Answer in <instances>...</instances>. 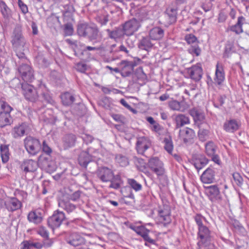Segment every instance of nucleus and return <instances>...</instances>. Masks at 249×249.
Returning a JSON list of instances; mask_svg holds the SVG:
<instances>
[{
	"label": "nucleus",
	"mask_w": 249,
	"mask_h": 249,
	"mask_svg": "<svg viewBox=\"0 0 249 249\" xmlns=\"http://www.w3.org/2000/svg\"><path fill=\"white\" fill-rule=\"evenodd\" d=\"M66 242L74 247H78L84 244V239L76 233H71L69 238L65 239Z\"/></svg>",
	"instance_id": "a211bd4d"
},
{
	"label": "nucleus",
	"mask_w": 249,
	"mask_h": 249,
	"mask_svg": "<svg viewBox=\"0 0 249 249\" xmlns=\"http://www.w3.org/2000/svg\"><path fill=\"white\" fill-rule=\"evenodd\" d=\"M225 80V72L223 67L222 64L217 63L216 65L215 77L214 78V83L220 85Z\"/></svg>",
	"instance_id": "4be33fe9"
},
{
	"label": "nucleus",
	"mask_w": 249,
	"mask_h": 249,
	"mask_svg": "<svg viewBox=\"0 0 249 249\" xmlns=\"http://www.w3.org/2000/svg\"><path fill=\"white\" fill-rule=\"evenodd\" d=\"M148 13L144 9H141L139 12L137 13V17L139 18L137 19L140 22V21H142L145 20L148 18Z\"/></svg>",
	"instance_id": "864d4df0"
},
{
	"label": "nucleus",
	"mask_w": 249,
	"mask_h": 249,
	"mask_svg": "<svg viewBox=\"0 0 249 249\" xmlns=\"http://www.w3.org/2000/svg\"><path fill=\"white\" fill-rule=\"evenodd\" d=\"M21 169L25 173L34 172L38 168V163L32 160L27 159L24 160L20 165Z\"/></svg>",
	"instance_id": "dca6fc26"
},
{
	"label": "nucleus",
	"mask_w": 249,
	"mask_h": 249,
	"mask_svg": "<svg viewBox=\"0 0 249 249\" xmlns=\"http://www.w3.org/2000/svg\"><path fill=\"white\" fill-rule=\"evenodd\" d=\"M42 151L47 154V156H50V154L52 152L51 148L47 145L45 141H43L42 143Z\"/></svg>",
	"instance_id": "e2e57ef3"
},
{
	"label": "nucleus",
	"mask_w": 249,
	"mask_h": 249,
	"mask_svg": "<svg viewBox=\"0 0 249 249\" xmlns=\"http://www.w3.org/2000/svg\"><path fill=\"white\" fill-rule=\"evenodd\" d=\"M77 138L73 134H68L62 138V146L65 150L73 147L76 143Z\"/></svg>",
	"instance_id": "f3484780"
},
{
	"label": "nucleus",
	"mask_w": 249,
	"mask_h": 249,
	"mask_svg": "<svg viewBox=\"0 0 249 249\" xmlns=\"http://www.w3.org/2000/svg\"><path fill=\"white\" fill-rule=\"evenodd\" d=\"M47 167L45 168V170L49 173H52L55 171L56 165L54 162L53 160L49 162V164L47 165Z\"/></svg>",
	"instance_id": "680f3d73"
},
{
	"label": "nucleus",
	"mask_w": 249,
	"mask_h": 249,
	"mask_svg": "<svg viewBox=\"0 0 249 249\" xmlns=\"http://www.w3.org/2000/svg\"><path fill=\"white\" fill-rule=\"evenodd\" d=\"M23 247L21 249H30L32 247H34L36 249H41L43 245L40 242H31L30 241H24L22 243Z\"/></svg>",
	"instance_id": "e433bc0d"
},
{
	"label": "nucleus",
	"mask_w": 249,
	"mask_h": 249,
	"mask_svg": "<svg viewBox=\"0 0 249 249\" xmlns=\"http://www.w3.org/2000/svg\"><path fill=\"white\" fill-rule=\"evenodd\" d=\"M0 151L2 161L3 163H6L9 159V152L8 145L1 144L0 146Z\"/></svg>",
	"instance_id": "c9c22d12"
},
{
	"label": "nucleus",
	"mask_w": 249,
	"mask_h": 249,
	"mask_svg": "<svg viewBox=\"0 0 249 249\" xmlns=\"http://www.w3.org/2000/svg\"><path fill=\"white\" fill-rule=\"evenodd\" d=\"M207 190L209 194V197L212 201L221 199V195L217 185H213L208 186Z\"/></svg>",
	"instance_id": "6ab92c4d"
},
{
	"label": "nucleus",
	"mask_w": 249,
	"mask_h": 249,
	"mask_svg": "<svg viewBox=\"0 0 249 249\" xmlns=\"http://www.w3.org/2000/svg\"><path fill=\"white\" fill-rule=\"evenodd\" d=\"M27 218L29 222L37 224L42 221V216L39 211L35 210L31 211L28 213Z\"/></svg>",
	"instance_id": "a878e982"
},
{
	"label": "nucleus",
	"mask_w": 249,
	"mask_h": 249,
	"mask_svg": "<svg viewBox=\"0 0 249 249\" xmlns=\"http://www.w3.org/2000/svg\"><path fill=\"white\" fill-rule=\"evenodd\" d=\"M164 30L159 27L153 28L149 31V35L152 40H160L164 36Z\"/></svg>",
	"instance_id": "bb28decb"
},
{
	"label": "nucleus",
	"mask_w": 249,
	"mask_h": 249,
	"mask_svg": "<svg viewBox=\"0 0 249 249\" xmlns=\"http://www.w3.org/2000/svg\"><path fill=\"white\" fill-rule=\"evenodd\" d=\"M133 160L134 164L140 171L144 172L146 170V163L143 159L134 157Z\"/></svg>",
	"instance_id": "ea45409f"
},
{
	"label": "nucleus",
	"mask_w": 249,
	"mask_h": 249,
	"mask_svg": "<svg viewBox=\"0 0 249 249\" xmlns=\"http://www.w3.org/2000/svg\"><path fill=\"white\" fill-rule=\"evenodd\" d=\"M234 52V45L233 44L228 41L226 44L225 47V51L223 54V57L228 58L229 57L231 53Z\"/></svg>",
	"instance_id": "c03bdc74"
},
{
	"label": "nucleus",
	"mask_w": 249,
	"mask_h": 249,
	"mask_svg": "<svg viewBox=\"0 0 249 249\" xmlns=\"http://www.w3.org/2000/svg\"><path fill=\"white\" fill-rule=\"evenodd\" d=\"M116 161L121 166L125 167L128 165L129 161L127 158L122 154H118L115 157Z\"/></svg>",
	"instance_id": "79ce46f5"
},
{
	"label": "nucleus",
	"mask_w": 249,
	"mask_h": 249,
	"mask_svg": "<svg viewBox=\"0 0 249 249\" xmlns=\"http://www.w3.org/2000/svg\"><path fill=\"white\" fill-rule=\"evenodd\" d=\"M108 36L111 39H116L122 37L124 35H125L124 31L123 29L122 25L115 28L113 30H110L109 29H107Z\"/></svg>",
	"instance_id": "b1692460"
},
{
	"label": "nucleus",
	"mask_w": 249,
	"mask_h": 249,
	"mask_svg": "<svg viewBox=\"0 0 249 249\" xmlns=\"http://www.w3.org/2000/svg\"><path fill=\"white\" fill-rule=\"evenodd\" d=\"M0 13L5 19L9 20L12 16V12L6 3L2 0H0Z\"/></svg>",
	"instance_id": "cd10ccee"
},
{
	"label": "nucleus",
	"mask_w": 249,
	"mask_h": 249,
	"mask_svg": "<svg viewBox=\"0 0 249 249\" xmlns=\"http://www.w3.org/2000/svg\"><path fill=\"white\" fill-rule=\"evenodd\" d=\"M170 108L174 110H179L181 108L180 104L176 100H173L169 103Z\"/></svg>",
	"instance_id": "4d7b16f0"
},
{
	"label": "nucleus",
	"mask_w": 249,
	"mask_h": 249,
	"mask_svg": "<svg viewBox=\"0 0 249 249\" xmlns=\"http://www.w3.org/2000/svg\"><path fill=\"white\" fill-rule=\"evenodd\" d=\"M18 5L21 12L25 14L28 12L27 6L21 0H18Z\"/></svg>",
	"instance_id": "338daca9"
},
{
	"label": "nucleus",
	"mask_w": 249,
	"mask_h": 249,
	"mask_svg": "<svg viewBox=\"0 0 249 249\" xmlns=\"http://www.w3.org/2000/svg\"><path fill=\"white\" fill-rule=\"evenodd\" d=\"M37 233L44 238H47L49 236V232L44 227H40L37 231Z\"/></svg>",
	"instance_id": "69168bd1"
},
{
	"label": "nucleus",
	"mask_w": 249,
	"mask_h": 249,
	"mask_svg": "<svg viewBox=\"0 0 249 249\" xmlns=\"http://www.w3.org/2000/svg\"><path fill=\"white\" fill-rule=\"evenodd\" d=\"M210 131L208 129L200 128L198 132L199 139L202 141H205L209 137Z\"/></svg>",
	"instance_id": "de8ad7c7"
},
{
	"label": "nucleus",
	"mask_w": 249,
	"mask_h": 249,
	"mask_svg": "<svg viewBox=\"0 0 249 249\" xmlns=\"http://www.w3.org/2000/svg\"><path fill=\"white\" fill-rule=\"evenodd\" d=\"M0 107L2 113H7L10 114V112L12 110V108L6 102L3 101H0Z\"/></svg>",
	"instance_id": "603ef678"
},
{
	"label": "nucleus",
	"mask_w": 249,
	"mask_h": 249,
	"mask_svg": "<svg viewBox=\"0 0 249 249\" xmlns=\"http://www.w3.org/2000/svg\"><path fill=\"white\" fill-rule=\"evenodd\" d=\"M239 127V124L235 119L227 120L224 124V129L228 132H234L237 130Z\"/></svg>",
	"instance_id": "393cba45"
},
{
	"label": "nucleus",
	"mask_w": 249,
	"mask_h": 249,
	"mask_svg": "<svg viewBox=\"0 0 249 249\" xmlns=\"http://www.w3.org/2000/svg\"><path fill=\"white\" fill-rule=\"evenodd\" d=\"M166 12L169 18V22L171 23L175 22L177 20V10L175 8H170L167 9Z\"/></svg>",
	"instance_id": "37998d69"
},
{
	"label": "nucleus",
	"mask_w": 249,
	"mask_h": 249,
	"mask_svg": "<svg viewBox=\"0 0 249 249\" xmlns=\"http://www.w3.org/2000/svg\"><path fill=\"white\" fill-rule=\"evenodd\" d=\"M12 82L21 85L22 93L26 100L32 102H35L38 100V92L33 86L27 83L21 84L18 78L13 79Z\"/></svg>",
	"instance_id": "7ed1b4c3"
},
{
	"label": "nucleus",
	"mask_w": 249,
	"mask_h": 249,
	"mask_svg": "<svg viewBox=\"0 0 249 249\" xmlns=\"http://www.w3.org/2000/svg\"><path fill=\"white\" fill-rule=\"evenodd\" d=\"M77 32L80 36L86 37L94 42H99L102 38V35L95 25L80 23L77 26Z\"/></svg>",
	"instance_id": "f257e3e1"
},
{
	"label": "nucleus",
	"mask_w": 249,
	"mask_h": 249,
	"mask_svg": "<svg viewBox=\"0 0 249 249\" xmlns=\"http://www.w3.org/2000/svg\"><path fill=\"white\" fill-rule=\"evenodd\" d=\"M63 104L65 106L71 105L74 101V96L69 92H65L61 96Z\"/></svg>",
	"instance_id": "f704fd0d"
},
{
	"label": "nucleus",
	"mask_w": 249,
	"mask_h": 249,
	"mask_svg": "<svg viewBox=\"0 0 249 249\" xmlns=\"http://www.w3.org/2000/svg\"><path fill=\"white\" fill-rule=\"evenodd\" d=\"M198 235L200 240L197 245L199 249L205 248V249H213V245L211 243V232L208 227L203 225L198 228Z\"/></svg>",
	"instance_id": "20e7f679"
},
{
	"label": "nucleus",
	"mask_w": 249,
	"mask_h": 249,
	"mask_svg": "<svg viewBox=\"0 0 249 249\" xmlns=\"http://www.w3.org/2000/svg\"><path fill=\"white\" fill-rule=\"evenodd\" d=\"M36 60L40 66L42 67H47L49 64L48 60L45 57L44 54L38 53L36 56Z\"/></svg>",
	"instance_id": "58836bf2"
},
{
	"label": "nucleus",
	"mask_w": 249,
	"mask_h": 249,
	"mask_svg": "<svg viewBox=\"0 0 249 249\" xmlns=\"http://www.w3.org/2000/svg\"><path fill=\"white\" fill-rule=\"evenodd\" d=\"M195 136L194 130L188 127L180 129L179 131V137L185 144L193 143Z\"/></svg>",
	"instance_id": "ddd939ff"
},
{
	"label": "nucleus",
	"mask_w": 249,
	"mask_h": 249,
	"mask_svg": "<svg viewBox=\"0 0 249 249\" xmlns=\"http://www.w3.org/2000/svg\"><path fill=\"white\" fill-rule=\"evenodd\" d=\"M175 121L176 124V129L182 127L185 124H188L190 123L189 118L182 114H179L176 116Z\"/></svg>",
	"instance_id": "c85d7f7f"
},
{
	"label": "nucleus",
	"mask_w": 249,
	"mask_h": 249,
	"mask_svg": "<svg viewBox=\"0 0 249 249\" xmlns=\"http://www.w3.org/2000/svg\"><path fill=\"white\" fill-rule=\"evenodd\" d=\"M228 30L234 32L236 35H239L243 32L242 27H240L236 24L230 26Z\"/></svg>",
	"instance_id": "13d9d810"
},
{
	"label": "nucleus",
	"mask_w": 249,
	"mask_h": 249,
	"mask_svg": "<svg viewBox=\"0 0 249 249\" xmlns=\"http://www.w3.org/2000/svg\"><path fill=\"white\" fill-rule=\"evenodd\" d=\"M190 114L193 117L195 121H201L204 119V113L199 109L193 108L190 110Z\"/></svg>",
	"instance_id": "473e14b6"
},
{
	"label": "nucleus",
	"mask_w": 249,
	"mask_h": 249,
	"mask_svg": "<svg viewBox=\"0 0 249 249\" xmlns=\"http://www.w3.org/2000/svg\"><path fill=\"white\" fill-rule=\"evenodd\" d=\"M109 20V15L108 14H103L98 16L96 18V21L101 24V26L105 25Z\"/></svg>",
	"instance_id": "8fccbe9b"
},
{
	"label": "nucleus",
	"mask_w": 249,
	"mask_h": 249,
	"mask_svg": "<svg viewBox=\"0 0 249 249\" xmlns=\"http://www.w3.org/2000/svg\"><path fill=\"white\" fill-rule=\"evenodd\" d=\"M54 241L53 239L49 238V237L45 238L43 241V247L49 248L52 246L53 244Z\"/></svg>",
	"instance_id": "0e129e2a"
},
{
	"label": "nucleus",
	"mask_w": 249,
	"mask_h": 249,
	"mask_svg": "<svg viewBox=\"0 0 249 249\" xmlns=\"http://www.w3.org/2000/svg\"><path fill=\"white\" fill-rule=\"evenodd\" d=\"M122 26L127 36L132 35L134 32H136L140 27V23L136 18H133L123 24Z\"/></svg>",
	"instance_id": "1a4fd4ad"
},
{
	"label": "nucleus",
	"mask_w": 249,
	"mask_h": 249,
	"mask_svg": "<svg viewBox=\"0 0 249 249\" xmlns=\"http://www.w3.org/2000/svg\"><path fill=\"white\" fill-rule=\"evenodd\" d=\"M148 167L158 176H162L165 172L162 162L158 157H153L148 160Z\"/></svg>",
	"instance_id": "0eeeda50"
},
{
	"label": "nucleus",
	"mask_w": 249,
	"mask_h": 249,
	"mask_svg": "<svg viewBox=\"0 0 249 249\" xmlns=\"http://www.w3.org/2000/svg\"><path fill=\"white\" fill-rule=\"evenodd\" d=\"M18 71L25 83L31 82L34 79V71L29 65H21L18 68Z\"/></svg>",
	"instance_id": "6e6552de"
},
{
	"label": "nucleus",
	"mask_w": 249,
	"mask_h": 249,
	"mask_svg": "<svg viewBox=\"0 0 249 249\" xmlns=\"http://www.w3.org/2000/svg\"><path fill=\"white\" fill-rule=\"evenodd\" d=\"M98 178L103 182H108L114 179V175L111 169L105 166L99 167L97 170Z\"/></svg>",
	"instance_id": "9d476101"
},
{
	"label": "nucleus",
	"mask_w": 249,
	"mask_h": 249,
	"mask_svg": "<svg viewBox=\"0 0 249 249\" xmlns=\"http://www.w3.org/2000/svg\"><path fill=\"white\" fill-rule=\"evenodd\" d=\"M75 69L78 71L85 73L87 70V65L82 62H79L76 64Z\"/></svg>",
	"instance_id": "bf43d9fd"
},
{
	"label": "nucleus",
	"mask_w": 249,
	"mask_h": 249,
	"mask_svg": "<svg viewBox=\"0 0 249 249\" xmlns=\"http://www.w3.org/2000/svg\"><path fill=\"white\" fill-rule=\"evenodd\" d=\"M24 147L30 156L37 155L41 149V144L38 139L31 136L27 137L24 140Z\"/></svg>",
	"instance_id": "39448f33"
},
{
	"label": "nucleus",
	"mask_w": 249,
	"mask_h": 249,
	"mask_svg": "<svg viewBox=\"0 0 249 249\" xmlns=\"http://www.w3.org/2000/svg\"><path fill=\"white\" fill-rule=\"evenodd\" d=\"M216 146L214 143L210 141L205 144V152L207 155L209 157L213 156L215 153Z\"/></svg>",
	"instance_id": "a19ab883"
},
{
	"label": "nucleus",
	"mask_w": 249,
	"mask_h": 249,
	"mask_svg": "<svg viewBox=\"0 0 249 249\" xmlns=\"http://www.w3.org/2000/svg\"><path fill=\"white\" fill-rule=\"evenodd\" d=\"M208 162V159L204 155H198L192 160V163L198 171L206 166Z\"/></svg>",
	"instance_id": "aec40b11"
},
{
	"label": "nucleus",
	"mask_w": 249,
	"mask_h": 249,
	"mask_svg": "<svg viewBox=\"0 0 249 249\" xmlns=\"http://www.w3.org/2000/svg\"><path fill=\"white\" fill-rule=\"evenodd\" d=\"M11 43L14 51L22 50L25 46L27 40L23 35L21 25H16L11 36Z\"/></svg>",
	"instance_id": "f03ea898"
},
{
	"label": "nucleus",
	"mask_w": 249,
	"mask_h": 249,
	"mask_svg": "<svg viewBox=\"0 0 249 249\" xmlns=\"http://www.w3.org/2000/svg\"><path fill=\"white\" fill-rule=\"evenodd\" d=\"M131 229L134 231L137 234L142 236L145 233L144 231V227L143 226H131Z\"/></svg>",
	"instance_id": "052dcab7"
},
{
	"label": "nucleus",
	"mask_w": 249,
	"mask_h": 249,
	"mask_svg": "<svg viewBox=\"0 0 249 249\" xmlns=\"http://www.w3.org/2000/svg\"><path fill=\"white\" fill-rule=\"evenodd\" d=\"M7 209L10 211H16L21 207V203L17 198L13 197L6 204Z\"/></svg>",
	"instance_id": "7c9ffc66"
},
{
	"label": "nucleus",
	"mask_w": 249,
	"mask_h": 249,
	"mask_svg": "<svg viewBox=\"0 0 249 249\" xmlns=\"http://www.w3.org/2000/svg\"><path fill=\"white\" fill-rule=\"evenodd\" d=\"M164 149L169 154H171L173 149V144L171 137L169 136L164 139Z\"/></svg>",
	"instance_id": "a18cd8bd"
},
{
	"label": "nucleus",
	"mask_w": 249,
	"mask_h": 249,
	"mask_svg": "<svg viewBox=\"0 0 249 249\" xmlns=\"http://www.w3.org/2000/svg\"><path fill=\"white\" fill-rule=\"evenodd\" d=\"M233 178L236 184L241 187L243 184V179L238 173H234L232 174Z\"/></svg>",
	"instance_id": "6e6d98bb"
},
{
	"label": "nucleus",
	"mask_w": 249,
	"mask_h": 249,
	"mask_svg": "<svg viewBox=\"0 0 249 249\" xmlns=\"http://www.w3.org/2000/svg\"><path fill=\"white\" fill-rule=\"evenodd\" d=\"M146 121L151 124L153 125L152 126V130L158 132L161 130V126L160 124L156 122L154 118L151 116L147 117L146 118Z\"/></svg>",
	"instance_id": "49530a36"
},
{
	"label": "nucleus",
	"mask_w": 249,
	"mask_h": 249,
	"mask_svg": "<svg viewBox=\"0 0 249 249\" xmlns=\"http://www.w3.org/2000/svg\"><path fill=\"white\" fill-rule=\"evenodd\" d=\"M128 183L132 188L136 191H140L142 189V185L136 181L134 179H130L128 180Z\"/></svg>",
	"instance_id": "3c124183"
},
{
	"label": "nucleus",
	"mask_w": 249,
	"mask_h": 249,
	"mask_svg": "<svg viewBox=\"0 0 249 249\" xmlns=\"http://www.w3.org/2000/svg\"><path fill=\"white\" fill-rule=\"evenodd\" d=\"M135 66L136 64L133 61L122 60L120 63V66L121 67L120 71L121 75L124 77L130 76L133 74Z\"/></svg>",
	"instance_id": "9b49d317"
},
{
	"label": "nucleus",
	"mask_w": 249,
	"mask_h": 249,
	"mask_svg": "<svg viewBox=\"0 0 249 249\" xmlns=\"http://www.w3.org/2000/svg\"><path fill=\"white\" fill-rule=\"evenodd\" d=\"M186 70L189 77L192 79L196 82L199 81L201 79L203 74V71L199 63L187 68Z\"/></svg>",
	"instance_id": "4468645a"
},
{
	"label": "nucleus",
	"mask_w": 249,
	"mask_h": 249,
	"mask_svg": "<svg viewBox=\"0 0 249 249\" xmlns=\"http://www.w3.org/2000/svg\"><path fill=\"white\" fill-rule=\"evenodd\" d=\"M38 161L41 164L42 168L45 170L49 162L51 161L50 156L45 157L43 155H40L38 157Z\"/></svg>",
	"instance_id": "09e8293b"
},
{
	"label": "nucleus",
	"mask_w": 249,
	"mask_h": 249,
	"mask_svg": "<svg viewBox=\"0 0 249 249\" xmlns=\"http://www.w3.org/2000/svg\"><path fill=\"white\" fill-rule=\"evenodd\" d=\"M58 206L68 213L73 211L76 207L75 205L71 203L70 201L65 200H61L58 203Z\"/></svg>",
	"instance_id": "2f4dec72"
},
{
	"label": "nucleus",
	"mask_w": 249,
	"mask_h": 249,
	"mask_svg": "<svg viewBox=\"0 0 249 249\" xmlns=\"http://www.w3.org/2000/svg\"><path fill=\"white\" fill-rule=\"evenodd\" d=\"M66 219L65 214L62 211H55L53 215L48 218V225L53 230H54L55 229L59 228Z\"/></svg>",
	"instance_id": "423d86ee"
},
{
	"label": "nucleus",
	"mask_w": 249,
	"mask_h": 249,
	"mask_svg": "<svg viewBox=\"0 0 249 249\" xmlns=\"http://www.w3.org/2000/svg\"><path fill=\"white\" fill-rule=\"evenodd\" d=\"M160 220L164 223V225L171 222V218L169 211L167 209H160L159 211Z\"/></svg>",
	"instance_id": "c756f323"
},
{
	"label": "nucleus",
	"mask_w": 249,
	"mask_h": 249,
	"mask_svg": "<svg viewBox=\"0 0 249 249\" xmlns=\"http://www.w3.org/2000/svg\"><path fill=\"white\" fill-rule=\"evenodd\" d=\"M151 146L149 139L145 137H139L136 142V149L138 153L143 155L144 152Z\"/></svg>",
	"instance_id": "2eb2a0df"
},
{
	"label": "nucleus",
	"mask_w": 249,
	"mask_h": 249,
	"mask_svg": "<svg viewBox=\"0 0 249 249\" xmlns=\"http://www.w3.org/2000/svg\"><path fill=\"white\" fill-rule=\"evenodd\" d=\"M28 125L25 123H22L19 125L15 126L13 129V137L15 138H17L26 134V132L28 130Z\"/></svg>",
	"instance_id": "5701e85b"
},
{
	"label": "nucleus",
	"mask_w": 249,
	"mask_h": 249,
	"mask_svg": "<svg viewBox=\"0 0 249 249\" xmlns=\"http://www.w3.org/2000/svg\"><path fill=\"white\" fill-rule=\"evenodd\" d=\"M12 122V118L10 114L7 113H1L0 114V127H3L10 125Z\"/></svg>",
	"instance_id": "72a5a7b5"
},
{
	"label": "nucleus",
	"mask_w": 249,
	"mask_h": 249,
	"mask_svg": "<svg viewBox=\"0 0 249 249\" xmlns=\"http://www.w3.org/2000/svg\"><path fill=\"white\" fill-rule=\"evenodd\" d=\"M153 45L150 39L148 37H143L140 41L138 47L141 49L147 50L148 49L151 48Z\"/></svg>",
	"instance_id": "4c0bfd02"
},
{
	"label": "nucleus",
	"mask_w": 249,
	"mask_h": 249,
	"mask_svg": "<svg viewBox=\"0 0 249 249\" xmlns=\"http://www.w3.org/2000/svg\"><path fill=\"white\" fill-rule=\"evenodd\" d=\"M189 53L192 54H196V56H199L201 53V49L197 44L192 46L188 50Z\"/></svg>",
	"instance_id": "5fc2aeb1"
},
{
	"label": "nucleus",
	"mask_w": 249,
	"mask_h": 249,
	"mask_svg": "<svg viewBox=\"0 0 249 249\" xmlns=\"http://www.w3.org/2000/svg\"><path fill=\"white\" fill-rule=\"evenodd\" d=\"M90 149L89 148L86 151H82L80 153L79 158V164L82 167L86 168L89 163L92 162L94 160L95 155L91 154Z\"/></svg>",
	"instance_id": "f8f14e48"
},
{
	"label": "nucleus",
	"mask_w": 249,
	"mask_h": 249,
	"mask_svg": "<svg viewBox=\"0 0 249 249\" xmlns=\"http://www.w3.org/2000/svg\"><path fill=\"white\" fill-rule=\"evenodd\" d=\"M109 182H110V184L109 186V188H112L115 189H117L120 188V184L119 181L118 180L117 178H115V177L113 179H112L111 181H110Z\"/></svg>",
	"instance_id": "774afa93"
},
{
	"label": "nucleus",
	"mask_w": 249,
	"mask_h": 249,
	"mask_svg": "<svg viewBox=\"0 0 249 249\" xmlns=\"http://www.w3.org/2000/svg\"><path fill=\"white\" fill-rule=\"evenodd\" d=\"M200 179L204 183H211L215 179V171L211 168H207L204 171L200 177Z\"/></svg>",
	"instance_id": "412c9836"
}]
</instances>
